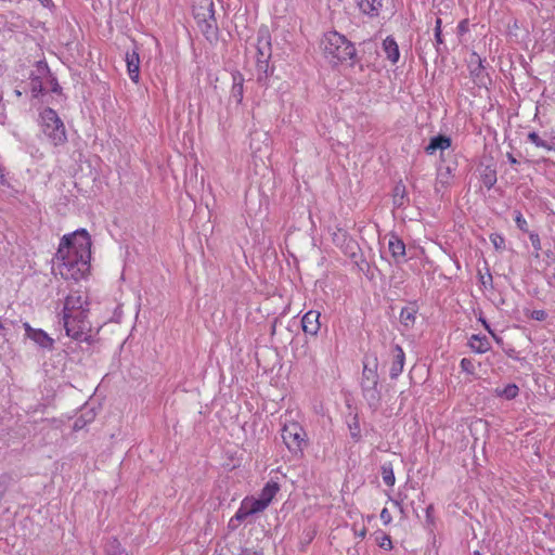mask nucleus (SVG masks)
Here are the masks:
<instances>
[{"label":"nucleus","mask_w":555,"mask_h":555,"mask_svg":"<svg viewBox=\"0 0 555 555\" xmlns=\"http://www.w3.org/2000/svg\"><path fill=\"white\" fill-rule=\"evenodd\" d=\"M91 245L86 229L64 235L53 258V272L66 281L78 282L85 279L90 271Z\"/></svg>","instance_id":"f257e3e1"},{"label":"nucleus","mask_w":555,"mask_h":555,"mask_svg":"<svg viewBox=\"0 0 555 555\" xmlns=\"http://www.w3.org/2000/svg\"><path fill=\"white\" fill-rule=\"evenodd\" d=\"M321 46L325 59L333 65L352 60L356 56L353 43L336 30L324 34Z\"/></svg>","instance_id":"f03ea898"},{"label":"nucleus","mask_w":555,"mask_h":555,"mask_svg":"<svg viewBox=\"0 0 555 555\" xmlns=\"http://www.w3.org/2000/svg\"><path fill=\"white\" fill-rule=\"evenodd\" d=\"M40 128L43 135L53 146H61L67 142L64 122L54 109L46 107L41 111Z\"/></svg>","instance_id":"7ed1b4c3"},{"label":"nucleus","mask_w":555,"mask_h":555,"mask_svg":"<svg viewBox=\"0 0 555 555\" xmlns=\"http://www.w3.org/2000/svg\"><path fill=\"white\" fill-rule=\"evenodd\" d=\"M89 310H79L72 313L70 318H63L66 335L78 341H86L89 338L90 325L87 321Z\"/></svg>","instance_id":"20e7f679"},{"label":"nucleus","mask_w":555,"mask_h":555,"mask_svg":"<svg viewBox=\"0 0 555 555\" xmlns=\"http://www.w3.org/2000/svg\"><path fill=\"white\" fill-rule=\"evenodd\" d=\"M306 431L298 423L286 424L282 428V439L294 455H302L304 447L307 444Z\"/></svg>","instance_id":"39448f33"},{"label":"nucleus","mask_w":555,"mask_h":555,"mask_svg":"<svg viewBox=\"0 0 555 555\" xmlns=\"http://www.w3.org/2000/svg\"><path fill=\"white\" fill-rule=\"evenodd\" d=\"M87 306H88V302H87L86 297H83L78 292L70 293L65 298L64 308H63V318H65V317L70 318L72 313L77 312L79 310H88Z\"/></svg>","instance_id":"423d86ee"},{"label":"nucleus","mask_w":555,"mask_h":555,"mask_svg":"<svg viewBox=\"0 0 555 555\" xmlns=\"http://www.w3.org/2000/svg\"><path fill=\"white\" fill-rule=\"evenodd\" d=\"M391 353V365L389 370V376L391 379H397L403 371L405 354L401 346L393 345L390 350Z\"/></svg>","instance_id":"0eeeda50"},{"label":"nucleus","mask_w":555,"mask_h":555,"mask_svg":"<svg viewBox=\"0 0 555 555\" xmlns=\"http://www.w3.org/2000/svg\"><path fill=\"white\" fill-rule=\"evenodd\" d=\"M377 366L378 362L376 357L373 358L372 362H370L369 357H365L362 372V387L378 384Z\"/></svg>","instance_id":"6e6552de"},{"label":"nucleus","mask_w":555,"mask_h":555,"mask_svg":"<svg viewBox=\"0 0 555 555\" xmlns=\"http://www.w3.org/2000/svg\"><path fill=\"white\" fill-rule=\"evenodd\" d=\"M193 14L196 22H205L207 18H215V5L212 0H197L193 7Z\"/></svg>","instance_id":"1a4fd4ad"},{"label":"nucleus","mask_w":555,"mask_h":555,"mask_svg":"<svg viewBox=\"0 0 555 555\" xmlns=\"http://www.w3.org/2000/svg\"><path fill=\"white\" fill-rule=\"evenodd\" d=\"M320 317L321 313L315 310H310L306 312L301 320L302 331L306 334L315 336L321 327Z\"/></svg>","instance_id":"9d476101"},{"label":"nucleus","mask_w":555,"mask_h":555,"mask_svg":"<svg viewBox=\"0 0 555 555\" xmlns=\"http://www.w3.org/2000/svg\"><path fill=\"white\" fill-rule=\"evenodd\" d=\"M27 337L34 340L41 348L52 350L54 340L42 330H35L25 324Z\"/></svg>","instance_id":"9b49d317"},{"label":"nucleus","mask_w":555,"mask_h":555,"mask_svg":"<svg viewBox=\"0 0 555 555\" xmlns=\"http://www.w3.org/2000/svg\"><path fill=\"white\" fill-rule=\"evenodd\" d=\"M388 249L396 263L405 261V244L396 234H391L388 241Z\"/></svg>","instance_id":"f8f14e48"},{"label":"nucleus","mask_w":555,"mask_h":555,"mask_svg":"<svg viewBox=\"0 0 555 555\" xmlns=\"http://www.w3.org/2000/svg\"><path fill=\"white\" fill-rule=\"evenodd\" d=\"M127 70L130 79L133 82H139L140 79V56L139 53L133 50L126 53Z\"/></svg>","instance_id":"ddd939ff"},{"label":"nucleus","mask_w":555,"mask_h":555,"mask_svg":"<svg viewBox=\"0 0 555 555\" xmlns=\"http://www.w3.org/2000/svg\"><path fill=\"white\" fill-rule=\"evenodd\" d=\"M451 143L452 141L450 137L438 134L430 139L428 145L425 147V152L428 155H433L437 150H440L443 153V151L451 146Z\"/></svg>","instance_id":"4468645a"},{"label":"nucleus","mask_w":555,"mask_h":555,"mask_svg":"<svg viewBox=\"0 0 555 555\" xmlns=\"http://www.w3.org/2000/svg\"><path fill=\"white\" fill-rule=\"evenodd\" d=\"M232 88L230 98L236 102V104H241L243 100L244 94V78L243 75L240 72H235L232 74Z\"/></svg>","instance_id":"2eb2a0df"},{"label":"nucleus","mask_w":555,"mask_h":555,"mask_svg":"<svg viewBox=\"0 0 555 555\" xmlns=\"http://www.w3.org/2000/svg\"><path fill=\"white\" fill-rule=\"evenodd\" d=\"M383 51H384L386 57L392 64H396L399 61V57H400L399 47H398V43L396 42V40L391 36H388L383 41Z\"/></svg>","instance_id":"dca6fc26"},{"label":"nucleus","mask_w":555,"mask_h":555,"mask_svg":"<svg viewBox=\"0 0 555 555\" xmlns=\"http://www.w3.org/2000/svg\"><path fill=\"white\" fill-rule=\"evenodd\" d=\"M38 72H39V75H34V74L30 75V82H29L30 91L33 93V96H35V98L39 96L43 92L41 75L49 74V68L47 65H43V66L39 65Z\"/></svg>","instance_id":"f3484780"},{"label":"nucleus","mask_w":555,"mask_h":555,"mask_svg":"<svg viewBox=\"0 0 555 555\" xmlns=\"http://www.w3.org/2000/svg\"><path fill=\"white\" fill-rule=\"evenodd\" d=\"M202 34L210 41L217 39L218 36V25L216 17L207 18L205 22L198 21L196 22Z\"/></svg>","instance_id":"a211bd4d"},{"label":"nucleus","mask_w":555,"mask_h":555,"mask_svg":"<svg viewBox=\"0 0 555 555\" xmlns=\"http://www.w3.org/2000/svg\"><path fill=\"white\" fill-rule=\"evenodd\" d=\"M453 170H454V168L451 165H446V166L441 165L438 168L437 185H436L437 192L440 191L438 185H441L442 188H447L450 185L452 177H453Z\"/></svg>","instance_id":"6ab92c4d"},{"label":"nucleus","mask_w":555,"mask_h":555,"mask_svg":"<svg viewBox=\"0 0 555 555\" xmlns=\"http://www.w3.org/2000/svg\"><path fill=\"white\" fill-rule=\"evenodd\" d=\"M409 202L406 189L402 181H399L395 188L392 193V203L397 208H402Z\"/></svg>","instance_id":"aec40b11"},{"label":"nucleus","mask_w":555,"mask_h":555,"mask_svg":"<svg viewBox=\"0 0 555 555\" xmlns=\"http://www.w3.org/2000/svg\"><path fill=\"white\" fill-rule=\"evenodd\" d=\"M362 13L376 16L382 8V0H356Z\"/></svg>","instance_id":"412c9836"},{"label":"nucleus","mask_w":555,"mask_h":555,"mask_svg":"<svg viewBox=\"0 0 555 555\" xmlns=\"http://www.w3.org/2000/svg\"><path fill=\"white\" fill-rule=\"evenodd\" d=\"M416 313L417 308L413 304L402 308L400 312V323L406 328L412 327L416 321Z\"/></svg>","instance_id":"4be33fe9"},{"label":"nucleus","mask_w":555,"mask_h":555,"mask_svg":"<svg viewBox=\"0 0 555 555\" xmlns=\"http://www.w3.org/2000/svg\"><path fill=\"white\" fill-rule=\"evenodd\" d=\"M468 345L476 353H486L491 348L489 339L486 336L479 335H473Z\"/></svg>","instance_id":"5701e85b"},{"label":"nucleus","mask_w":555,"mask_h":555,"mask_svg":"<svg viewBox=\"0 0 555 555\" xmlns=\"http://www.w3.org/2000/svg\"><path fill=\"white\" fill-rule=\"evenodd\" d=\"M469 68H470V75L475 79L482 81L483 74H485V67L482 65V61H481L480 56L475 52L470 55Z\"/></svg>","instance_id":"b1692460"},{"label":"nucleus","mask_w":555,"mask_h":555,"mask_svg":"<svg viewBox=\"0 0 555 555\" xmlns=\"http://www.w3.org/2000/svg\"><path fill=\"white\" fill-rule=\"evenodd\" d=\"M363 396L369 402L370 406L377 408L380 396L377 390V385H366L362 387Z\"/></svg>","instance_id":"393cba45"},{"label":"nucleus","mask_w":555,"mask_h":555,"mask_svg":"<svg viewBox=\"0 0 555 555\" xmlns=\"http://www.w3.org/2000/svg\"><path fill=\"white\" fill-rule=\"evenodd\" d=\"M279 490H280V486H279L278 482L269 481V482L266 483V486L261 490V493H260L259 498L263 502H266L267 505H269L271 503V501L273 500V498L279 492Z\"/></svg>","instance_id":"a878e982"},{"label":"nucleus","mask_w":555,"mask_h":555,"mask_svg":"<svg viewBox=\"0 0 555 555\" xmlns=\"http://www.w3.org/2000/svg\"><path fill=\"white\" fill-rule=\"evenodd\" d=\"M519 393V388L516 384H508L504 388H496L495 395L506 400L515 399Z\"/></svg>","instance_id":"bb28decb"},{"label":"nucleus","mask_w":555,"mask_h":555,"mask_svg":"<svg viewBox=\"0 0 555 555\" xmlns=\"http://www.w3.org/2000/svg\"><path fill=\"white\" fill-rule=\"evenodd\" d=\"M105 552L107 555H129L116 538H112L107 541Z\"/></svg>","instance_id":"cd10ccee"},{"label":"nucleus","mask_w":555,"mask_h":555,"mask_svg":"<svg viewBox=\"0 0 555 555\" xmlns=\"http://www.w3.org/2000/svg\"><path fill=\"white\" fill-rule=\"evenodd\" d=\"M380 474H382L384 482L387 486L392 487L395 485L396 477H395V473H393L391 463L383 464L380 467Z\"/></svg>","instance_id":"c85d7f7f"},{"label":"nucleus","mask_w":555,"mask_h":555,"mask_svg":"<svg viewBox=\"0 0 555 555\" xmlns=\"http://www.w3.org/2000/svg\"><path fill=\"white\" fill-rule=\"evenodd\" d=\"M250 515H253V513L249 512V507L245 504L244 501H242L240 508L236 511L235 515L230 520V526H234V521H244Z\"/></svg>","instance_id":"c756f323"},{"label":"nucleus","mask_w":555,"mask_h":555,"mask_svg":"<svg viewBox=\"0 0 555 555\" xmlns=\"http://www.w3.org/2000/svg\"><path fill=\"white\" fill-rule=\"evenodd\" d=\"M258 57L262 60H269L271 56V44L270 42L264 38L258 39Z\"/></svg>","instance_id":"7c9ffc66"},{"label":"nucleus","mask_w":555,"mask_h":555,"mask_svg":"<svg viewBox=\"0 0 555 555\" xmlns=\"http://www.w3.org/2000/svg\"><path fill=\"white\" fill-rule=\"evenodd\" d=\"M245 504L249 507V512L254 514H257L259 512H262L268 507L266 502H263L260 498L258 499H244L243 500Z\"/></svg>","instance_id":"2f4dec72"},{"label":"nucleus","mask_w":555,"mask_h":555,"mask_svg":"<svg viewBox=\"0 0 555 555\" xmlns=\"http://www.w3.org/2000/svg\"><path fill=\"white\" fill-rule=\"evenodd\" d=\"M481 181H482L483 185L488 190L493 188L494 184L496 183V173H495V171L487 168L485 170V172L482 173V176H481Z\"/></svg>","instance_id":"473e14b6"},{"label":"nucleus","mask_w":555,"mask_h":555,"mask_svg":"<svg viewBox=\"0 0 555 555\" xmlns=\"http://www.w3.org/2000/svg\"><path fill=\"white\" fill-rule=\"evenodd\" d=\"M528 140L531 143H533L537 147H542L547 151L552 150L550 143L547 141L542 140L540 135L534 131L528 133Z\"/></svg>","instance_id":"72a5a7b5"},{"label":"nucleus","mask_w":555,"mask_h":555,"mask_svg":"<svg viewBox=\"0 0 555 555\" xmlns=\"http://www.w3.org/2000/svg\"><path fill=\"white\" fill-rule=\"evenodd\" d=\"M441 25H442V21L440 17H437L436 18V22H435V41H436V50L438 53H441L440 51V44L443 43V40H442V34H441Z\"/></svg>","instance_id":"f704fd0d"},{"label":"nucleus","mask_w":555,"mask_h":555,"mask_svg":"<svg viewBox=\"0 0 555 555\" xmlns=\"http://www.w3.org/2000/svg\"><path fill=\"white\" fill-rule=\"evenodd\" d=\"M515 223L517 225V228L525 232V233H529V227H528V222L527 220L524 218L522 214L520 211H515Z\"/></svg>","instance_id":"c9c22d12"},{"label":"nucleus","mask_w":555,"mask_h":555,"mask_svg":"<svg viewBox=\"0 0 555 555\" xmlns=\"http://www.w3.org/2000/svg\"><path fill=\"white\" fill-rule=\"evenodd\" d=\"M490 241L496 250H502L505 248V238L503 237V235L499 233H493L490 235Z\"/></svg>","instance_id":"e433bc0d"},{"label":"nucleus","mask_w":555,"mask_h":555,"mask_svg":"<svg viewBox=\"0 0 555 555\" xmlns=\"http://www.w3.org/2000/svg\"><path fill=\"white\" fill-rule=\"evenodd\" d=\"M528 235H529V240H530V242H531V245H532V247H533V248H534V250H535V255H534V257H535V258H539V251H540V250H541V248H542V247H541L540 236H539V234H538L537 232H529V233H528Z\"/></svg>","instance_id":"4c0bfd02"},{"label":"nucleus","mask_w":555,"mask_h":555,"mask_svg":"<svg viewBox=\"0 0 555 555\" xmlns=\"http://www.w3.org/2000/svg\"><path fill=\"white\" fill-rule=\"evenodd\" d=\"M377 544L379 547L384 550H391L392 548V542L388 534L383 533L379 538L376 539Z\"/></svg>","instance_id":"58836bf2"},{"label":"nucleus","mask_w":555,"mask_h":555,"mask_svg":"<svg viewBox=\"0 0 555 555\" xmlns=\"http://www.w3.org/2000/svg\"><path fill=\"white\" fill-rule=\"evenodd\" d=\"M460 366H461L462 371H464L468 374H474V372H475V365H474L473 360H470V359L463 358L460 362Z\"/></svg>","instance_id":"ea45409f"},{"label":"nucleus","mask_w":555,"mask_h":555,"mask_svg":"<svg viewBox=\"0 0 555 555\" xmlns=\"http://www.w3.org/2000/svg\"><path fill=\"white\" fill-rule=\"evenodd\" d=\"M351 438L358 441L361 438V430L358 421L349 425Z\"/></svg>","instance_id":"a19ab883"},{"label":"nucleus","mask_w":555,"mask_h":555,"mask_svg":"<svg viewBox=\"0 0 555 555\" xmlns=\"http://www.w3.org/2000/svg\"><path fill=\"white\" fill-rule=\"evenodd\" d=\"M530 318L535 321H544L547 318L545 310H533L530 313Z\"/></svg>","instance_id":"79ce46f5"},{"label":"nucleus","mask_w":555,"mask_h":555,"mask_svg":"<svg viewBox=\"0 0 555 555\" xmlns=\"http://www.w3.org/2000/svg\"><path fill=\"white\" fill-rule=\"evenodd\" d=\"M269 60H262L260 57L257 59V67L260 72H263L264 74L268 72V64Z\"/></svg>","instance_id":"37998d69"},{"label":"nucleus","mask_w":555,"mask_h":555,"mask_svg":"<svg viewBox=\"0 0 555 555\" xmlns=\"http://www.w3.org/2000/svg\"><path fill=\"white\" fill-rule=\"evenodd\" d=\"M380 519L385 525H388L392 519L389 511L386 507L380 512Z\"/></svg>","instance_id":"c03bdc74"},{"label":"nucleus","mask_w":555,"mask_h":555,"mask_svg":"<svg viewBox=\"0 0 555 555\" xmlns=\"http://www.w3.org/2000/svg\"><path fill=\"white\" fill-rule=\"evenodd\" d=\"M50 83H51V91H52L53 93H60V92H61L62 88H61V86L59 85V82H57L56 78H54V77H50Z\"/></svg>","instance_id":"a18cd8bd"},{"label":"nucleus","mask_w":555,"mask_h":555,"mask_svg":"<svg viewBox=\"0 0 555 555\" xmlns=\"http://www.w3.org/2000/svg\"><path fill=\"white\" fill-rule=\"evenodd\" d=\"M457 28L461 34L465 33L467 30V21H461Z\"/></svg>","instance_id":"49530a36"},{"label":"nucleus","mask_w":555,"mask_h":555,"mask_svg":"<svg viewBox=\"0 0 555 555\" xmlns=\"http://www.w3.org/2000/svg\"><path fill=\"white\" fill-rule=\"evenodd\" d=\"M356 535L360 539H364L366 535V529L363 527L360 531H356Z\"/></svg>","instance_id":"de8ad7c7"},{"label":"nucleus","mask_w":555,"mask_h":555,"mask_svg":"<svg viewBox=\"0 0 555 555\" xmlns=\"http://www.w3.org/2000/svg\"><path fill=\"white\" fill-rule=\"evenodd\" d=\"M481 283H482L483 285H486L487 283L492 284V275L489 273V274H488V280H485V276H481Z\"/></svg>","instance_id":"09e8293b"},{"label":"nucleus","mask_w":555,"mask_h":555,"mask_svg":"<svg viewBox=\"0 0 555 555\" xmlns=\"http://www.w3.org/2000/svg\"><path fill=\"white\" fill-rule=\"evenodd\" d=\"M481 283H482L483 285H486L487 283L492 284V275L489 273V274H488V280H485V276H481Z\"/></svg>","instance_id":"8fccbe9b"},{"label":"nucleus","mask_w":555,"mask_h":555,"mask_svg":"<svg viewBox=\"0 0 555 555\" xmlns=\"http://www.w3.org/2000/svg\"><path fill=\"white\" fill-rule=\"evenodd\" d=\"M481 283H482L483 285H486L487 283L492 284V275L489 273V274H488V280H485V276H481Z\"/></svg>","instance_id":"3c124183"},{"label":"nucleus","mask_w":555,"mask_h":555,"mask_svg":"<svg viewBox=\"0 0 555 555\" xmlns=\"http://www.w3.org/2000/svg\"><path fill=\"white\" fill-rule=\"evenodd\" d=\"M507 158L512 165H516L518 163L517 159L511 153L507 154Z\"/></svg>","instance_id":"603ef678"},{"label":"nucleus","mask_w":555,"mask_h":555,"mask_svg":"<svg viewBox=\"0 0 555 555\" xmlns=\"http://www.w3.org/2000/svg\"><path fill=\"white\" fill-rule=\"evenodd\" d=\"M483 325H485V327L489 331V333H491V334H492V336L495 338V340H498V341H499L500 339H499V338L496 337V335H495V334L490 330V326L488 325V323H487L486 321H483Z\"/></svg>","instance_id":"864d4df0"},{"label":"nucleus","mask_w":555,"mask_h":555,"mask_svg":"<svg viewBox=\"0 0 555 555\" xmlns=\"http://www.w3.org/2000/svg\"><path fill=\"white\" fill-rule=\"evenodd\" d=\"M3 118H4V116H3V105L0 103V122L3 121Z\"/></svg>","instance_id":"5fc2aeb1"},{"label":"nucleus","mask_w":555,"mask_h":555,"mask_svg":"<svg viewBox=\"0 0 555 555\" xmlns=\"http://www.w3.org/2000/svg\"><path fill=\"white\" fill-rule=\"evenodd\" d=\"M3 178H4L3 169L0 168V183L3 181Z\"/></svg>","instance_id":"6e6d98bb"},{"label":"nucleus","mask_w":555,"mask_h":555,"mask_svg":"<svg viewBox=\"0 0 555 555\" xmlns=\"http://www.w3.org/2000/svg\"><path fill=\"white\" fill-rule=\"evenodd\" d=\"M78 422H79V421H76V423H75V428H78V427H79Z\"/></svg>","instance_id":"4d7b16f0"},{"label":"nucleus","mask_w":555,"mask_h":555,"mask_svg":"<svg viewBox=\"0 0 555 555\" xmlns=\"http://www.w3.org/2000/svg\"><path fill=\"white\" fill-rule=\"evenodd\" d=\"M474 555H481V554L478 551H475Z\"/></svg>","instance_id":"13d9d810"}]
</instances>
